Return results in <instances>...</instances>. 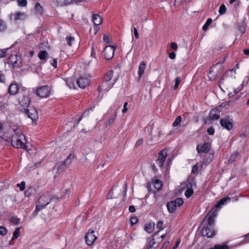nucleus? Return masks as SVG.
Here are the masks:
<instances>
[{
  "mask_svg": "<svg viewBox=\"0 0 249 249\" xmlns=\"http://www.w3.org/2000/svg\"><path fill=\"white\" fill-rule=\"evenodd\" d=\"M3 138L6 141H10L12 145L16 148L25 149L26 147L25 136L18 128L8 130L3 135Z\"/></svg>",
  "mask_w": 249,
  "mask_h": 249,
  "instance_id": "nucleus-1",
  "label": "nucleus"
},
{
  "mask_svg": "<svg viewBox=\"0 0 249 249\" xmlns=\"http://www.w3.org/2000/svg\"><path fill=\"white\" fill-rule=\"evenodd\" d=\"M220 117L219 110H211L209 115L204 119V123L207 125L212 124Z\"/></svg>",
  "mask_w": 249,
  "mask_h": 249,
  "instance_id": "nucleus-2",
  "label": "nucleus"
},
{
  "mask_svg": "<svg viewBox=\"0 0 249 249\" xmlns=\"http://www.w3.org/2000/svg\"><path fill=\"white\" fill-rule=\"evenodd\" d=\"M51 88L48 86H43L37 89L36 93L40 98H47L51 94Z\"/></svg>",
  "mask_w": 249,
  "mask_h": 249,
  "instance_id": "nucleus-3",
  "label": "nucleus"
},
{
  "mask_svg": "<svg viewBox=\"0 0 249 249\" xmlns=\"http://www.w3.org/2000/svg\"><path fill=\"white\" fill-rule=\"evenodd\" d=\"M183 203V199L178 198L174 200L167 203V207L169 213H173L177 207L180 206Z\"/></svg>",
  "mask_w": 249,
  "mask_h": 249,
  "instance_id": "nucleus-4",
  "label": "nucleus"
},
{
  "mask_svg": "<svg viewBox=\"0 0 249 249\" xmlns=\"http://www.w3.org/2000/svg\"><path fill=\"white\" fill-rule=\"evenodd\" d=\"M97 239V236L95 231L92 230H89L87 232L85 240L88 246L92 245Z\"/></svg>",
  "mask_w": 249,
  "mask_h": 249,
  "instance_id": "nucleus-5",
  "label": "nucleus"
},
{
  "mask_svg": "<svg viewBox=\"0 0 249 249\" xmlns=\"http://www.w3.org/2000/svg\"><path fill=\"white\" fill-rule=\"evenodd\" d=\"M91 21L94 25L93 28V34L95 35L100 29L99 26L102 23V18L98 14H93L91 17Z\"/></svg>",
  "mask_w": 249,
  "mask_h": 249,
  "instance_id": "nucleus-6",
  "label": "nucleus"
},
{
  "mask_svg": "<svg viewBox=\"0 0 249 249\" xmlns=\"http://www.w3.org/2000/svg\"><path fill=\"white\" fill-rule=\"evenodd\" d=\"M196 184L194 180L189 179L186 182L185 188L186 190L185 192V196L187 198H189L194 193L193 188L195 187Z\"/></svg>",
  "mask_w": 249,
  "mask_h": 249,
  "instance_id": "nucleus-7",
  "label": "nucleus"
},
{
  "mask_svg": "<svg viewBox=\"0 0 249 249\" xmlns=\"http://www.w3.org/2000/svg\"><path fill=\"white\" fill-rule=\"evenodd\" d=\"M74 158L73 154H70L67 159L64 161L59 163L57 167L58 171H62L64 170L71 162V160Z\"/></svg>",
  "mask_w": 249,
  "mask_h": 249,
  "instance_id": "nucleus-8",
  "label": "nucleus"
},
{
  "mask_svg": "<svg viewBox=\"0 0 249 249\" xmlns=\"http://www.w3.org/2000/svg\"><path fill=\"white\" fill-rule=\"evenodd\" d=\"M116 81V79H114L112 82H108L104 80L102 85L99 86L98 88V91L101 93L103 91H107L110 89Z\"/></svg>",
  "mask_w": 249,
  "mask_h": 249,
  "instance_id": "nucleus-9",
  "label": "nucleus"
},
{
  "mask_svg": "<svg viewBox=\"0 0 249 249\" xmlns=\"http://www.w3.org/2000/svg\"><path fill=\"white\" fill-rule=\"evenodd\" d=\"M51 200V197L48 193L43 194L38 199L39 205H37L38 208L40 206H45L48 204Z\"/></svg>",
  "mask_w": 249,
  "mask_h": 249,
  "instance_id": "nucleus-10",
  "label": "nucleus"
},
{
  "mask_svg": "<svg viewBox=\"0 0 249 249\" xmlns=\"http://www.w3.org/2000/svg\"><path fill=\"white\" fill-rule=\"evenodd\" d=\"M115 49L113 46H107L105 47L103 51V54L105 58L107 60L112 58L114 55Z\"/></svg>",
  "mask_w": 249,
  "mask_h": 249,
  "instance_id": "nucleus-11",
  "label": "nucleus"
},
{
  "mask_svg": "<svg viewBox=\"0 0 249 249\" xmlns=\"http://www.w3.org/2000/svg\"><path fill=\"white\" fill-rule=\"evenodd\" d=\"M210 149L211 144L208 142H205L202 145L198 144L196 148V151L198 154L201 153H208Z\"/></svg>",
  "mask_w": 249,
  "mask_h": 249,
  "instance_id": "nucleus-12",
  "label": "nucleus"
},
{
  "mask_svg": "<svg viewBox=\"0 0 249 249\" xmlns=\"http://www.w3.org/2000/svg\"><path fill=\"white\" fill-rule=\"evenodd\" d=\"M215 231L213 227L207 226L202 229V235L207 237H212L215 235Z\"/></svg>",
  "mask_w": 249,
  "mask_h": 249,
  "instance_id": "nucleus-13",
  "label": "nucleus"
},
{
  "mask_svg": "<svg viewBox=\"0 0 249 249\" xmlns=\"http://www.w3.org/2000/svg\"><path fill=\"white\" fill-rule=\"evenodd\" d=\"M89 79L87 76H81L76 81L77 85L79 88L81 89H84L87 87L89 85Z\"/></svg>",
  "mask_w": 249,
  "mask_h": 249,
  "instance_id": "nucleus-14",
  "label": "nucleus"
},
{
  "mask_svg": "<svg viewBox=\"0 0 249 249\" xmlns=\"http://www.w3.org/2000/svg\"><path fill=\"white\" fill-rule=\"evenodd\" d=\"M25 113L33 121H36L38 118L37 110H25Z\"/></svg>",
  "mask_w": 249,
  "mask_h": 249,
  "instance_id": "nucleus-15",
  "label": "nucleus"
},
{
  "mask_svg": "<svg viewBox=\"0 0 249 249\" xmlns=\"http://www.w3.org/2000/svg\"><path fill=\"white\" fill-rule=\"evenodd\" d=\"M122 191L119 189H112L107 195V199L117 198L121 195Z\"/></svg>",
  "mask_w": 249,
  "mask_h": 249,
  "instance_id": "nucleus-16",
  "label": "nucleus"
},
{
  "mask_svg": "<svg viewBox=\"0 0 249 249\" xmlns=\"http://www.w3.org/2000/svg\"><path fill=\"white\" fill-rule=\"evenodd\" d=\"M167 154L166 151L164 150H161L159 154V158L157 160V164L160 167H161L166 159Z\"/></svg>",
  "mask_w": 249,
  "mask_h": 249,
  "instance_id": "nucleus-17",
  "label": "nucleus"
},
{
  "mask_svg": "<svg viewBox=\"0 0 249 249\" xmlns=\"http://www.w3.org/2000/svg\"><path fill=\"white\" fill-rule=\"evenodd\" d=\"M11 17L12 19H13L16 21L22 20H24L27 18V15L23 12H17L12 14Z\"/></svg>",
  "mask_w": 249,
  "mask_h": 249,
  "instance_id": "nucleus-18",
  "label": "nucleus"
},
{
  "mask_svg": "<svg viewBox=\"0 0 249 249\" xmlns=\"http://www.w3.org/2000/svg\"><path fill=\"white\" fill-rule=\"evenodd\" d=\"M8 59V63L13 65H18L20 62V56L16 54L11 55Z\"/></svg>",
  "mask_w": 249,
  "mask_h": 249,
  "instance_id": "nucleus-19",
  "label": "nucleus"
},
{
  "mask_svg": "<svg viewBox=\"0 0 249 249\" xmlns=\"http://www.w3.org/2000/svg\"><path fill=\"white\" fill-rule=\"evenodd\" d=\"M146 63L144 62H142L140 63L138 71V77L139 80H140L143 74L145 68H146Z\"/></svg>",
  "mask_w": 249,
  "mask_h": 249,
  "instance_id": "nucleus-20",
  "label": "nucleus"
},
{
  "mask_svg": "<svg viewBox=\"0 0 249 249\" xmlns=\"http://www.w3.org/2000/svg\"><path fill=\"white\" fill-rule=\"evenodd\" d=\"M220 124L222 127L228 130H231L232 128V124L227 119H221Z\"/></svg>",
  "mask_w": 249,
  "mask_h": 249,
  "instance_id": "nucleus-21",
  "label": "nucleus"
},
{
  "mask_svg": "<svg viewBox=\"0 0 249 249\" xmlns=\"http://www.w3.org/2000/svg\"><path fill=\"white\" fill-rule=\"evenodd\" d=\"M235 74H236V70L234 69H232L229 70L227 71L223 75L221 79V81L224 80L225 78L230 77L231 78H235Z\"/></svg>",
  "mask_w": 249,
  "mask_h": 249,
  "instance_id": "nucleus-22",
  "label": "nucleus"
},
{
  "mask_svg": "<svg viewBox=\"0 0 249 249\" xmlns=\"http://www.w3.org/2000/svg\"><path fill=\"white\" fill-rule=\"evenodd\" d=\"M152 184L156 190V192L160 191L162 187V182L158 179H155L152 180Z\"/></svg>",
  "mask_w": 249,
  "mask_h": 249,
  "instance_id": "nucleus-23",
  "label": "nucleus"
},
{
  "mask_svg": "<svg viewBox=\"0 0 249 249\" xmlns=\"http://www.w3.org/2000/svg\"><path fill=\"white\" fill-rule=\"evenodd\" d=\"M20 104L23 109L28 107L30 104V100L28 97H24L20 101Z\"/></svg>",
  "mask_w": 249,
  "mask_h": 249,
  "instance_id": "nucleus-24",
  "label": "nucleus"
},
{
  "mask_svg": "<svg viewBox=\"0 0 249 249\" xmlns=\"http://www.w3.org/2000/svg\"><path fill=\"white\" fill-rule=\"evenodd\" d=\"M155 223L150 222L149 223L145 224L144 226V230L148 233H152L155 229Z\"/></svg>",
  "mask_w": 249,
  "mask_h": 249,
  "instance_id": "nucleus-25",
  "label": "nucleus"
},
{
  "mask_svg": "<svg viewBox=\"0 0 249 249\" xmlns=\"http://www.w3.org/2000/svg\"><path fill=\"white\" fill-rule=\"evenodd\" d=\"M95 153L93 151H90L89 153H87L85 156L86 160L89 161L91 162L93 161L95 159Z\"/></svg>",
  "mask_w": 249,
  "mask_h": 249,
  "instance_id": "nucleus-26",
  "label": "nucleus"
},
{
  "mask_svg": "<svg viewBox=\"0 0 249 249\" xmlns=\"http://www.w3.org/2000/svg\"><path fill=\"white\" fill-rule=\"evenodd\" d=\"M18 86L16 84H11L9 88V92L11 94L15 95L18 91Z\"/></svg>",
  "mask_w": 249,
  "mask_h": 249,
  "instance_id": "nucleus-27",
  "label": "nucleus"
},
{
  "mask_svg": "<svg viewBox=\"0 0 249 249\" xmlns=\"http://www.w3.org/2000/svg\"><path fill=\"white\" fill-rule=\"evenodd\" d=\"M74 0H56L58 5L60 6H66L71 4Z\"/></svg>",
  "mask_w": 249,
  "mask_h": 249,
  "instance_id": "nucleus-28",
  "label": "nucleus"
},
{
  "mask_svg": "<svg viewBox=\"0 0 249 249\" xmlns=\"http://www.w3.org/2000/svg\"><path fill=\"white\" fill-rule=\"evenodd\" d=\"M216 216V214L213 212V213L208 218V226L213 227V225L214 223V219Z\"/></svg>",
  "mask_w": 249,
  "mask_h": 249,
  "instance_id": "nucleus-29",
  "label": "nucleus"
},
{
  "mask_svg": "<svg viewBox=\"0 0 249 249\" xmlns=\"http://www.w3.org/2000/svg\"><path fill=\"white\" fill-rule=\"evenodd\" d=\"M113 75V72L112 70L108 71L105 75L104 78V80H105V81H107L108 82H112L111 79L112 78Z\"/></svg>",
  "mask_w": 249,
  "mask_h": 249,
  "instance_id": "nucleus-30",
  "label": "nucleus"
},
{
  "mask_svg": "<svg viewBox=\"0 0 249 249\" xmlns=\"http://www.w3.org/2000/svg\"><path fill=\"white\" fill-rule=\"evenodd\" d=\"M230 200V197L229 196H227L226 197L223 198L221 200H220L216 204L215 207L216 208L220 207L221 206L223 205L227 201Z\"/></svg>",
  "mask_w": 249,
  "mask_h": 249,
  "instance_id": "nucleus-31",
  "label": "nucleus"
},
{
  "mask_svg": "<svg viewBox=\"0 0 249 249\" xmlns=\"http://www.w3.org/2000/svg\"><path fill=\"white\" fill-rule=\"evenodd\" d=\"M246 26V24L244 22H242L239 24L238 28L241 34H243L245 33Z\"/></svg>",
  "mask_w": 249,
  "mask_h": 249,
  "instance_id": "nucleus-32",
  "label": "nucleus"
},
{
  "mask_svg": "<svg viewBox=\"0 0 249 249\" xmlns=\"http://www.w3.org/2000/svg\"><path fill=\"white\" fill-rule=\"evenodd\" d=\"M163 222L161 221H159L157 223V228L159 229V231L158 232H157L156 233H155L154 234V236H155L156 235H157L158 232L162 230L163 229Z\"/></svg>",
  "mask_w": 249,
  "mask_h": 249,
  "instance_id": "nucleus-33",
  "label": "nucleus"
},
{
  "mask_svg": "<svg viewBox=\"0 0 249 249\" xmlns=\"http://www.w3.org/2000/svg\"><path fill=\"white\" fill-rule=\"evenodd\" d=\"M47 53L46 51H41L38 54V56L41 60H44L47 56Z\"/></svg>",
  "mask_w": 249,
  "mask_h": 249,
  "instance_id": "nucleus-34",
  "label": "nucleus"
},
{
  "mask_svg": "<svg viewBox=\"0 0 249 249\" xmlns=\"http://www.w3.org/2000/svg\"><path fill=\"white\" fill-rule=\"evenodd\" d=\"M229 247L226 245H217L213 248H211L209 249H229Z\"/></svg>",
  "mask_w": 249,
  "mask_h": 249,
  "instance_id": "nucleus-35",
  "label": "nucleus"
},
{
  "mask_svg": "<svg viewBox=\"0 0 249 249\" xmlns=\"http://www.w3.org/2000/svg\"><path fill=\"white\" fill-rule=\"evenodd\" d=\"M20 228H18L16 229L15 231L13 233V236L12 238V240H14L17 239L18 237L20 235V231H19Z\"/></svg>",
  "mask_w": 249,
  "mask_h": 249,
  "instance_id": "nucleus-36",
  "label": "nucleus"
},
{
  "mask_svg": "<svg viewBox=\"0 0 249 249\" xmlns=\"http://www.w3.org/2000/svg\"><path fill=\"white\" fill-rule=\"evenodd\" d=\"M227 10V8L224 4H222L220 5L219 8V13L220 15L224 14Z\"/></svg>",
  "mask_w": 249,
  "mask_h": 249,
  "instance_id": "nucleus-37",
  "label": "nucleus"
},
{
  "mask_svg": "<svg viewBox=\"0 0 249 249\" xmlns=\"http://www.w3.org/2000/svg\"><path fill=\"white\" fill-rule=\"evenodd\" d=\"M35 9L36 12L42 14L43 12V9L42 7L41 6V5L39 4V3L37 2L35 6Z\"/></svg>",
  "mask_w": 249,
  "mask_h": 249,
  "instance_id": "nucleus-38",
  "label": "nucleus"
},
{
  "mask_svg": "<svg viewBox=\"0 0 249 249\" xmlns=\"http://www.w3.org/2000/svg\"><path fill=\"white\" fill-rule=\"evenodd\" d=\"M212 19L211 18H208L203 26V30H206L208 29V26L212 23Z\"/></svg>",
  "mask_w": 249,
  "mask_h": 249,
  "instance_id": "nucleus-39",
  "label": "nucleus"
},
{
  "mask_svg": "<svg viewBox=\"0 0 249 249\" xmlns=\"http://www.w3.org/2000/svg\"><path fill=\"white\" fill-rule=\"evenodd\" d=\"M67 42L69 46H71L74 40V38L71 36H67L66 38Z\"/></svg>",
  "mask_w": 249,
  "mask_h": 249,
  "instance_id": "nucleus-40",
  "label": "nucleus"
},
{
  "mask_svg": "<svg viewBox=\"0 0 249 249\" xmlns=\"http://www.w3.org/2000/svg\"><path fill=\"white\" fill-rule=\"evenodd\" d=\"M242 88H243V85H241L240 86H239L236 89H235L234 90V93L233 94H232V93H231V92H230L229 94V96H233V95L237 94L239 91H240L242 89Z\"/></svg>",
  "mask_w": 249,
  "mask_h": 249,
  "instance_id": "nucleus-41",
  "label": "nucleus"
},
{
  "mask_svg": "<svg viewBox=\"0 0 249 249\" xmlns=\"http://www.w3.org/2000/svg\"><path fill=\"white\" fill-rule=\"evenodd\" d=\"M155 244L156 243L154 239H150L147 245V249H152L154 246Z\"/></svg>",
  "mask_w": 249,
  "mask_h": 249,
  "instance_id": "nucleus-42",
  "label": "nucleus"
},
{
  "mask_svg": "<svg viewBox=\"0 0 249 249\" xmlns=\"http://www.w3.org/2000/svg\"><path fill=\"white\" fill-rule=\"evenodd\" d=\"M181 118L180 116H178L175 121H174V122L173 123V126L176 127L177 126H178L179 124L181 122Z\"/></svg>",
  "mask_w": 249,
  "mask_h": 249,
  "instance_id": "nucleus-43",
  "label": "nucleus"
},
{
  "mask_svg": "<svg viewBox=\"0 0 249 249\" xmlns=\"http://www.w3.org/2000/svg\"><path fill=\"white\" fill-rule=\"evenodd\" d=\"M19 6L21 7H25L27 5V0H17Z\"/></svg>",
  "mask_w": 249,
  "mask_h": 249,
  "instance_id": "nucleus-44",
  "label": "nucleus"
},
{
  "mask_svg": "<svg viewBox=\"0 0 249 249\" xmlns=\"http://www.w3.org/2000/svg\"><path fill=\"white\" fill-rule=\"evenodd\" d=\"M230 102V101L223 102L219 105V107L220 108H228L229 104Z\"/></svg>",
  "mask_w": 249,
  "mask_h": 249,
  "instance_id": "nucleus-45",
  "label": "nucleus"
},
{
  "mask_svg": "<svg viewBox=\"0 0 249 249\" xmlns=\"http://www.w3.org/2000/svg\"><path fill=\"white\" fill-rule=\"evenodd\" d=\"M181 82V80L180 77H178L175 79V84L174 87V89H176L178 88V85Z\"/></svg>",
  "mask_w": 249,
  "mask_h": 249,
  "instance_id": "nucleus-46",
  "label": "nucleus"
},
{
  "mask_svg": "<svg viewBox=\"0 0 249 249\" xmlns=\"http://www.w3.org/2000/svg\"><path fill=\"white\" fill-rule=\"evenodd\" d=\"M230 4H232L234 3V6L235 8H237L240 3V0H230Z\"/></svg>",
  "mask_w": 249,
  "mask_h": 249,
  "instance_id": "nucleus-47",
  "label": "nucleus"
},
{
  "mask_svg": "<svg viewBox=\"0 0 249 249\" xmlns=\"http://www.w3.org/2000/svg\"><path fill=\"white\" fill-rule=\"evenodd\" d=\"M7 232V230L3 227L0 226V234L1 235H5Z\"/></svg>",
  "mask_w": 249,
  "mask_h": 249,
  "instance_id": "nucleus-48",
  "label": "nucleus"
},
{
  "mask_svg": "<svg viewBox=\"0 0 249 249\" xmlns=\"http://www.w3.org/2000/svg\"><path fill=\"white\" fill-rule=\"evenodd\" d=\"M50 63L52 66H53L54 68H56L57 67V60L56 59L53 58L51 59Z\"/></svg>",
  "mask_w": 249,
  "mask_h": 249,
  "instance_id": "nucleus-49",
  "label": "nucleus"
},
{
  "mask_svg": "<svg viewBox=\"0 0 249 249\" xmlns=\"http://www.w3.org/2000/svg\"><path fill=\"white\" fill-rule=\"evenodd\" d=\"M6 26L4 22L2 20L0 19V31L4 30Z\"/></svg>",
  "mask_w": 249,
  "mask_h": 249,
  "instance_id": "nucleus-50",
  "label": "nucleus"
},
{
  "mask_svg": "<svg viewBox=\"0 0 249 249\" xmlns=\"http://www.w3.org/2000/svg\"><path fill=\"white\" fill-rule=\"evenodd\" d=\"M12 222L15 224H18L19 223V219L17 217H12L11 219Z\"/></svg>",
  "mask_w": 249,
  "mask_h": 249,
  "instance_id": "nucleus-51",
  "label": "nucleus"
},
{
  "mask_svg": "<svg viewBox=\"0 0 249 249\" xmlns=\"http://www.w3.org/2000/svg\"><path fill=\"white\" fill-rule=\"evenodd\" d=\"M207 132L209 135H213L214 133V127L213 126H211L208 128Z\"/></svg>",
  "mask_w": 249,
  "mask_h": 249,
  "instance_id": "nucleus-52",
  "label": "nucleus"
},
{
  "mask_svg": "<svg viewBox=\"0 0 249 249\" xmlns=\"http://www.w3.org/2000/svg\"><path fill=\"white\" fill-rule=\"evenodd\" d=\"M138 221V219L137 217H132L130 219V221L132 225L136 224Z\"/></svg>",
  "mask_w": 249,
  "mask_h": 249,
  "instance_id": "nucleus-53",
  "label": "nucleus"
},
{
  "mask_svg": "<svg viewBox=\"0 0 249 249\" xmlns=\"http://www.w3.org/2000/svg\"><path fill=\"white\" fill-rule=\"evenodd\" d=\"M25 183L24 182H22L20 184H18L17 186L19 187V189L21 191H23L25 189Z\"/></svg>",
  "mask_w": 249,
  "mask_h": 249,
  "instance_id": "nucleus-54",
  "label": "nucleus"
},
{
  "mask_svg": "<svg viewBox=\"0 0 249 249\" xmlns=\"http://www.w3.org/2000/svg\"><path fill=\"white\" fill-rule=\"evenodd\" d=\"M143 142V140L142 139H139L136 142L135 145L136 146H141Z\"/></svg>",
  "mask_w": 249,
  "mask_h": 249,
  "instance_id": "nucleus-55",
  "label": "nucleus"
},
{
  "mask_svg": "<svg viewBox=\"0 0 249 249\" xmlns=\"http://www.w3.org/2000/svg\"><path fill=\"white\" fill-rule=\"evenodd\" d=\"M132 28H133L134 35L136 38L138 39L139 38V34H138V32L137 31L136 28H135V27H132Z\"/></svg>",
  "mask_w": 249,
  "mask_h": 249,
  "instance_id": "nucleus-56",
  "label": "nucleus"
},
{
  "mask_svg": "<svg viewBox=\"0 0 249 249\" xmlns=\"http://www.w3.org/2000/svg\"><path fill=\"white\" fill-rule=\"evenodd\" d=\"M115 117H116V114H115V115L114 116L110 117L108 120V123L109 124H111L113 123L114 120L115 119Z\"/></svg>",
  "mask_w": 249,
  "mask_h": 249,
  "instance_id": "nucleus-57",
  "label": "nucleus"
},
{
  "mask_svg": "<svg viewBox=\"0 0 249 249\" xmlns=\"http://www.w3.org/2000/svg\"><path fill=\"white\" fill-rule=\"evenodd\" d=\"M5 80L4 75L2 73L1 71H0V82L3 83Z\"/></svg>",
  "mask_w": 249,
  "mask_h": 249,
  "instance_id": "nucleus-58",
  "label": "nucleus"
},
{
  "mask_svg": "<svg viewBox=\"0 0 249 249\" xmlns=\"http://www.w3.org/2000/svg\"><path fill=\"white\" fill-rule=\"evenodd\" d=\"M6 54L5 50H0V58L4 57Z\"/></svg>",
  "mask_w": 249,
  "mask_h": 249,
  "instance_id": "nucleus-59",
  "label": "nucleus"
},
{
  "mask_svg": "<svg viewBox=\"0 0 249 249\" xmlns=\"http://www.w3.org/2000/svg\"><path fill=\"white\" fill-rule=\"evenodd\" d=\"M176 53L174 52H171L169 54V57L171 59H174L176 57Z\"/></svg>",
  "mask_w": 249,
  "mask_h": 249,
  "instance_id": "nucleus-60",
  "label": "nucleus"
},
{
  "mask_svg": "<svg viewBox=\"0 0 249 249\" xmlns=\"http://www.w3.org/2000/svg\"><path fill=\"white\" fill-rule=\"evenodd\" d=\"M171 47L173 49L176 50H177L178 49V45H177V44L176 43L173 42V43H172L171 44Z\"/></svg>",
  "mask_w": 249,
  "mask_h": 249,
  "instance_id": "nucleus-61",
  "label": "nucleus"
},
{
  "mask_svg": "<svg viewBox=\"0 0 249 249\" xmlns=\"http://www.w3.org/2000/svg\"><path fill=\"white\" fill-rule=\"evenodd\" d=\"M103 39H104V41L106 42V43L109 42V39L108 36L107 35H104Z\"/></svg>",
  "mask_w": 249,
  "mask_h": 249,
  "instance_id": "nucleus-62",
  "label": "nucleus"
},
{
  "mask_svg": "<svg viewBox=\"0 0 249 249\" xmlns=\"http://www.w3.org/2000/svg\"><path fill=\"white\" fill-rule=\"evenodd\" d=\"M198 169V167L196 165H194L192 167V172L195 173Z\"/></svg>",
  "mask_w": 249,
  "mask_h": 249,
  "instance_id": "nucleus-63",
  "label": "nucleus"
},
{
  "mask_svg": "<svg viewBox=\"0 0 249 249\" xmlns=\"http://www.w3.org/2000/svg\"><path fill=\"white\" fill-rule=\"evenodd\" d=\"M169 245V242H167L164 244V245L161 247V249H165Z\"/></svg>",
  "mask_w": 249,
  "mask_h": 249,
  "instance_id": "nucleus-64",
  "label": "nucleus"
}]
</instances>
